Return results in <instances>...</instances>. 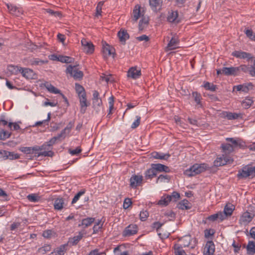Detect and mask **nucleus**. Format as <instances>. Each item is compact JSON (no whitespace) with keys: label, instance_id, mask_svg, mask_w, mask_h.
Returning <instances> with one entry per match:
<instances>
[{"label":"nucleus","instance_id":"nucleus-30","mask_svg":"<svg viewBox=\"0 0 255 255\" xmlns=\"http://www.w3.org/2000/svg\"><path fill=\"white\" fill-rule=\"evenodd\" d=\"M118 35L120 41L122 42L125 43L126 41L129 38V35L127 30L125 29H121L119 31Z\"/></svg>","mask_w":255,"mask_h":255},{"label":"nucleus","instance_id":"nucleus-12","mask_svg":"<svg viewBox=\"0 0 255 255\" xmlns=\"http://www.w3.org/2000/svg\"><path fill=\"white\" fill-rule=\"evenodd\" d=\"M80 105V112L82 114H84L87 110V107L89 105L87 98L86 93L78 96Z\"/></svg>","mask_w":255,"mask_h":255},{"label":"nucleus","instance_id":"nucleus-28","mask_svg":"<svg viewBox=\"0 0 255 255\" xmlns=\"http://www.w3.org/2000/svg\"><path fill=\"white\" fill-rule=\"evenodd\" d=\"M157 173L156 172L153 167H151L147 169L144 172V177L146 179H151L156 176Z\"/></svg>","mask_w":255,"mask_h":255},{"label":"nucleus","instance_id":"nucleus-63","mask_svg":"<svg viewBox=\"0 0 255 255\" xmlns=\"http://www.w3.org/2000/svg\"><path fill=\"white\" fill-rule=\"evenodd\" d=\"M53 155V152L51 150L48 151H43L39 152L38 153L39 156H49L51 157Z\"/></svg>","mask_w":255,"mask_h":255},{"label":"nucleus","instance_id":"nucleus-32","mask_svg":"<svg viewBox=\"0 0 255 255\" xmlns=\"http://www.w3.org/2000/svg\"><path fill=\"white\" fill-rule=\"evenodd\" d=\"M64 201L62 198H57L54 201V209L57 210H61L63 208Z\"/></svg>","mask_w":255,"mask_h":255},{"label":"nucleus","instance_id":"nucleus-27","mask_svg":"<svg viewBox=\"0 0 255 255\" xmlns=\"http://www.w3.org/2000/svg\"><path fill=\"white\" fill-rule=\"evenodd\" d=\"M59 139L57 137L54 136L51 138L48 141L43 144L40 147H39L40 150L46 149L49 150L50 147L55 143L56 141Z\"/></svg>","mask_w":255,"mask_h":255},{"label":"nucleus","instance_id":"nucleus-51","mask_svg":"<svg viewBox=\"0 0 255 255\" xmlns=\"http://www.w3.org/2000/svg\"><path fill=\"white\" fill-rule=\"evenodd\" d=\"M85 193V191L84 190H81L79 191L77 194L75 195L74 198L72 199L71 204H74L77 202V201L79 199L80 197L83 195Z\"/></svg>","mask_w":255,"mask_h":255},{"label":"nucleus","instance_id":"nucleus-24","mask_svg":"<svg viewBox=\"0 0 255 255\" xmlns=\"http://www.w3.org/2000/svg\"><path fill=\"white\" fill-rule=\"evenodd\" d=\"M67 244L60 246L51 252L49 255H64L66 251Z\"/></svg>","mask_w":255,"mask_h":255},{"label":"nucleus","instance_id":"nucleus-46","mask_svg":"<svg viewBox=\"0 0 255 255\" xmlns=\"http://www.w3.org/2000/svg\"><path fill=\"white\" fill-rule=\"evenodd\" d=\"M11 133L4 130L3 129H0V139L5 140L10 137Z\"/></svg>","mask_w":255,"mask_h":255},{"label":"nucleus","instance_id":"nucleus-23","mask_svg":"<svg viewBox=\"0 0 255 255\" xmlns=\"http://www.w3.org/2000/svg\"><path fill=\"white\" fill-rule=\"evenodd\" d=\"M224 117L229 120H236L239 118H243V114L242 113H236L229 112H226L223 113Z\"/></svg>","mask_w":255,"mask_h":255},{"label":"nucleus","instance_id":"nucleus-59","mask_svg":"<svg viewBox=\"0 0 255 255\" xmlns=\"http://www.w3.org/2000/svg\"><path fill=\"white\" fill-rule=\"evenodd\" d=\"M171 197V200L174 202L177 201L180 198V194L177 192H172L171 195H169Z\"/></svg>","mask_w":255,"mask_h":255},{"label":"nucleus","instance_id":"nucleus-17","mask_svg":"<svg viewBox=\"0 0 255 255\" xmlns=\"http://www.w3.org/2000/svg\"><path fill=\"white\" fill-rule=\"evenodd\" d=\"M223 73L225 75L237 76L239 74V69L238 67H223Z\"/></svg>","mask_w":255,"mask_h":255},{"label":"nucleus","instance_id":"nucleus-64","mask_svg":"<svg viewBox=\"0 0 255 255\" xmlns=\"http://www.w3.org/2000/svg\"><path fill=\"white\" fill-rule=\"evenodd\" d=\"M87 255H106L104 252L99 253L98 250L96 249L91 251Z\"/></svg>","mask_w":255,"mask_h":255},{"label":"nucleus","instance_id":"nucleus-1","mask_svg":"<svg viewBox=\"0 0 255 255\" xmlns=\"http://www.w3.org/2000/svg\"><path fill=\"white\" fill-rule=\"evenodd\" d=\"M208 168H209V166L206 163H196L189 168L186 169L184 172V174L188 177L194 176L204 172Z\"/></svg>","mask_w":255,"mask_h":255},{"label":"nucleus","instance_id":"nucleus-38","mask_svg":"<svg viewBox=\"0 0 255 255\" xmlns=\"http://www.w3.org/2000/svg\"><path fill=\"white\" fill-rule=\"evenodd\" d=\"M19 72L21 73L24 77L30 78L33 73V71L29 68H20Z\"/></svg>","mask_w":255,"mask_h":255},{"label":"nucleus","instance_id":"nucleus-56","mask_svg":"<svg viewBox=\"0 0 255 255\" xmlns=\"http://www.w3.org/2000/svg\"><path fill=\"white\" fill-rule=\"evenodd\" d=\"M27 199L32 202H36L39 200V197L35 194H31L27 196Z\"/></svg>","mask_w":255,"mask_h":255},{"label":"nucleus","instance_id":"nucleus-26","mask_svg":"<svg viewBox=\"0 0 255 255\" xmlns=\"http://www.w3.org/2000/svg\"><path fill=\"white\" fill-rule=\"evenodd\" d=\"M238 91H242L245 93H248L250 89L253 88V85L252 83H248L247 84L239 85L234 87Z\"/></svg>","mask_w":255,"mask_h":255},{"label":"nucleus","instance_id":"nucleus-40","mask_svg":"<svg viewBox=\"0 0 255 255\" xmlns=\"http://www.w3.org/2000/svg\"><path fill=\"white\" fill-rule=\"evenodd\" d=\"M178 207L179 209H189L190 207L189 206V202L186 199H184L180 202L178 205Z\"/></svg>","mask_w":255,"mask_h":255},{"label":"nucleus","instance_id":"nucleus-60","mask_svg":"<svg viewBox=\"0 0 255 255\" xmlns=\"http://www.w3.org/2000/svg\"><path fill=\"white\" fill-rule=\"evenodd\" d=\"M19 69L17 66L10 65L8 67V71L12 74H16L18 72H19Z\"/></svg>","mask_w":255,"mask_h":255},{"label":"nucleus","instance_id":"nucleus-18","mask_svg":"<svg viewBox=\"0 0 255 255\" xmlns=\"http://www.w3.org/2000/svg\"><path fill=\"white\" fill-rule=\"evenodd\" d=\"M226 139L232 143V145L234 146V149L238 147L241 148H244L246 147L245 142L241 139L228 137Z\"/></svg>","mask_w":255,"mask_h":255},{"label":"nucleus","instance_id":"nucleus-21","mask_svg":"<svg viewBox=\"0 0 255 255\" xmlns=\"http://www.w3.org/2000/svg\"><path fill=\"white\" fill-rule=\"evenodd\" d=\"M151 166L154 168L156 173L157 172H165V173L170 172V169L168 166L160 163L151 164Z\"/></svg>","mask_w":255,"mask_h":255},{"label":"nucleus","instance_id":"nucleus-47","mask_svg":"<svg viewBox=\"0 0 255 255\" xmlns=\"http://www.w3.org/2000/svg\"><path fill=\"white\" fill-rule=\"evenodd\" d=\"M51 247L50 245L45 244L38 249V252L41 254L44 255L46 254L47 252H49L51 250Z\"/></svg>","mask_w":255,"mask_h":255},{"label":"nucleus","instance_id":"nucleus-20","mask_svg":"<svg viewBox=\"0 0 255 255\" xmlns=\"http://www.w3.org/2000/svg\"><path fill=\"white\" fill-rule=\"evenodd\" d=\"M103 56L105 58H108L110 56L114 57L115 49L109 45H106L103 47Z\"/></svg>","mask_w":255,"mask_h":255},{"label":"nucleus","instance_id":"nucleus-22","mask_svg":"<svg viewBox=\"0 0 255 255\" xmlns=\"http://www.w3.org/2000/svg\"><path fill=\"white\" fill-rule=\"evenodd\" d=\"M179 41L177 38L172 37L169 42L166 48V50L169 51L176 49L177 48L179 47Z\"/></svg>","mask_w":255,"mask_h":255},{"label":"nucleus","instance_id":"nucleus-2","mask_svg":"<svg viewBox=\"0 0 255 255\" xmlns=\"http://www.w3.org/2000/svg\"><path fill=\"white\" fill-rule=\"evenodd\" d=\"M66 73H69L75 80H80L83 77V73L77 66L69 65L66 69Z\"/></svg>","mask_w":255,"mask_h":255},{"label":"nucleus","instance_id":"nucleus-62","mask_svg":"<svg viewBox=\"0 0 255 255\" xmlns=\"http://www.w3.org/2000/svg\"><path fill=\"white\" fill-rule=\"evenodd\" d=\"M104 4V1H100L98 3L96 7V15L98 16L101 14L102 6Z\"/></svg>","mask_w":255,"mask_h":255},{"label":"nucleus","instance_id":"nucleus-61","mask_svg":"<svg viewBox=\"0 0 255 255\" xmlns=\"http://www.w3.org/2000/svg\"><path fill=\"white\" fill-rule=\"evenodd\" d=\"M132 204L131 200L130 198H127L125 199L123 203V208L125 209H128Z\"/></svg>","mask_w":255,"mask_h":255},{"label":"nucleus","instance_id":"nucleus-49","mask_svg":"<svg viewBox=\"0 0 255 255\" xmlns=\"http://www.w3.org/2000/svg\"><path fill=\"white\" fill-rule=\"evenodd\" d=\"M47 90L50 93L53 94H59L60 93V91L55 88L54 86L51 84H48L46 86Z\"/></svg>","mask_w":255,"mask_h":255},{"label":"nucleus","instance_id":"nucleus-45","mask_svg":"<svg viewBox=\"0 0 255 255\" xmlns=\"http://www.w3.org/2000/svg\"><path fill=\"white\" fill-rule=\"evenodd\" d=\"M247 249L248 253L254 254L255 253V243L253 241H249Z\"/></svg>","mask_w":255,"mask_h":255},{"label":"nucleus","instance_id":"nucleus-14","mask_svg":"<svg viewBox=\"0 0 255 255\" xmlns=\"http://www.w3.org/2000/svg\"><path fill=\"white\" fill-rule=\"evenodd\" d=\"M81 44L83 50L87 54H92L94 51V45L91 42L87 41L85 39L81 40Z\"/></svg>","mask_w":255,"mask_h":255},{"label":"nucleus","instance_id":"nucleus-58","mask_svg":"<svg viewBox=\"0 0 255 255\" xmlns=\"http://www.w3.org/2000/svg\"><path fill=\"white\" fill-rule=\"evenodd\" d=\"M253 103V101L251 99H246L242 102L243 106L246 108L248 109Z\"/></svg>","mask_w":255,"mask_h":255},{"label":"nucleus","instance_id":"nucleus-15","mask_svg":"<svg viewBox=\"0 0 255 255\" xmlns=\"http://www.w3.org/2000/svg\"><path fill=\"white\" fill-rule=\"evenodd\" d=\"M215 249V245L213 242L208 241L204 247L203 255H213Z\"/></svg>","mask_w":255,"mask_h":255},{"label":"nucleus","instance_id":"nucleus-35","mask_svg":"<svg viewBox=\"0 0 255 255\" xmlns=\"http://www.w3.org/2000/svg\"><path fill=\"white\" fill-rule=\"evenodd\" d=\"M193 240L195 241V239H192L190 236H186L180 240V242L182 243V244L180 245V246L182 247H189L190 246V242Z\"/></svg>","mask_w":255,"mask_h":255},{"label":"nucleus","instance_id":"nucleus-37","mask_svg":"<svg viewBox=\"0 0 255 255\" xmlns=\"http://www.w3.org/2000/svg\"><path fill=\"white\" fill-rule=\"evenodd\" d=\"M234 209V206L232 204L229 203L225 206L223 212L228 217L232 215Z\"/></svg>","mask_w":255,"mask_h":255},{"label":"nucleus","instance_id":"nucleus-11","mask_svg":"<svg viewBox=\"0 0 255 255\" xmlns=\"http://www.w3.org/2000/svg\"><path fill=\"white\" fill-rule=\"evenodd\" d=\"M254 217V215L248 211H246L243 213L241 216L239 220V222L241 224L243 225L248 224L249 223L252 221Z\"/></svg>","mask_w":255,"mask_h":255},{"label":"nucleus","instance_id":"nucleus-33","mask_svg":"<svg viewBox=\"0 0 255 255\" xmlns=\"http://www.w3.org/2000/svg\"><path fill=\"white\" fill-rule=\"evenodd\" d=\"M171 201L169 195L165 194L161 197L160 200L158 202V204L162 206H167Z\"/></svg>","mask_w":255,"mask_h":255},{"label":"nucleus","instance_id":"nucleus-34","mask_svg":"<svg viewBox=\"0 0 255 255\" xmlns=\"http://www.w3.org/2000/svg\"><path fill=\"white\" fill-rule=\"evenodd\" d=\"M94 221L95 218L92 217H88L83 219L82 220L81 224H79V226H83L84 228H87L91 226Z\"/></svg>","mask_w":255,"mask_h":255},{"label":"nucleus","instance_id":"nucleus-7","mask_svg":"<svg viewBox=\"0 0 255 255\" xmlns=\"http://www.w3.org/2000/svg\"><path fill=\"white\" fill-rule=\"evenodd\" d=\"M6 5L11 14L15 16H20L23 14V10L21 7H17L11 3H6Z\"/></svg>","mask_w":255,"mask_h":255},{"label":"nucleus","instance_id":"nucleus-29","mask_svg":"<svg viewBox=\"0 0 255 255\" xmlns=\"http://www.w3.org/2000/svg\"><path fill=\"white\" fill-rule=\"evenodd\" d=\"M151 157L154 159H164L167 160V159L170 157V154H164L163 153H160L158 152H153L151 154Z\"/></svg>","mask_w":255,"mask_h":255},{"label":"nucleus","instance_id":"nucleus-53","mask_svg":"<svg viewBox=\"0 0 255 255\" xmlns=\"http://www.w3.org/2000/svg\"><path fill=\"white\" fill-rule=\"evenodd\" d=\"M54 232L52 230H46L43 231L42 236L46 239H50L52 237Z\"/></svg>","mask_w":255,"mask_h":255},{"label":"nucleus","instance_id":"nucleus-52","mask_svg":"<svg viewBox=\"0 0 255 255\" xmlns=\"http://www.w3.org/2000/svg\"><path fill=\"white\" fill-rule=\"evenodd\" d=\"M135 118L136 120L131 125V128L132 129H135L137 128L139 126L140 123L141 117L139 116H136Z\"/></svg>","mask_w":255,"mask_h":255},{"label":"nucleus","instance_id":"nucleus-42","mask_svg":"<svg viewBox=\"0 0 255 255\" xmlns=\"http://www.w3.org/2000/svg\"><path fill=\"white\" fill-rule=\"evenodd\" d=\"M182 247L179 246V245L174 246V253L175 255H187L185 252L182 249Z\"/></svg>","mask_w":255,"mask_h":255},{"label":"nucleus","instance_id":"nucleus-44","mask_svg":"<svg viewBox=\"0 0 255 255\" xmlns=\"http://www.w3.org/2000/svg\"><path fill=\"white\" fill-rule=\"evenodd\" d=\"M75 90L78 96L86 94L84 87L78 83L75 84Z\"/></svg>","mask_w":255,"mask_h":255},{"label":"nucleus","instance_id":"nucleus-6","mask_svg":"<svg viewBox=\"0 0 255 255\" xmlns=\"http://www.w3.org/2000/svg\"><path fill=\"white\" fill-rule=\"evenodd\" d=\"M141 75V70L137 66L130 67L127 72V77L132 79H138Z\"/></svg>","mask_w":255,"mask_h":255},{"label":"nucleus","instance_id":"nucleus-50","mask_svg":"<svg viewBox=\"0 0 255 255\" xmlns=\"http://www.w3.org/2000/svg\"><path fill=\"white\" fill-rule=\"evenodd\" d=\"M204 87L208 90H210L211 91H215L216 89V87L213 84H211L208 82H207L204 83Z\"/></svg>","mask_w":255,"mask_h":255},{"label":"nucleus","instance_id":"nucleus-16","mask_svg":"<svg viewBox=\"0 0 255 255\" xmlns=\"http://www.w3.org/2000/svg\"><path fill=\"white\" fill-rule=\"evenodd\" d=\"M0 124L3 126L8 125V128L10 130H17L20 129V126L17 123L8 122L4 119L3 116L0 119Z\"/></svg>","mask_w":255,"mask_h":255},{"label":"nucleus","instance_id":"nucleus-55","mask_svg":"<svg viewBox=\"0 0 255 255\" xmlns=\"http://www.w3.org/2000/svg\"><path fill=\"white\" fill-rule=\"evenodd\" d=\"M109 112L108 115L112 114V111L114 109V98L112 96L109 98Z\"/></svg>","mask_w":255,"mask_h":255},{"label":"nucleus","instance_id":"nucleus-57","mask_svg":"<svg viewBox=\"0 0 255 255\" xmlns=\"http://www.w3.org/2000/svg\"><path fill=\"white\" fill-rule=\"evenodd\" d=\"M148 216H149L148 212L146 210H145V211L143 210V211H141L139 214V218H140V219L141 220V221H145L147 219Z\"/></svg>","mask_w":255,"mask_h":255},{"label":"nucleus","instance_id":"nucleus-43","mask_svg":"<svg viewBox=\"0 0 255 255\" xmlns=\"http://www.w3.org/2000/svg\"><path fill=\"white\" fill-rule=\"evenodd\" d=\"M192 96L193 98H194V100L195 102L196 103L197 105H200L201 104V96L200 93H198L197 92H193L192 93Z\"/></svg>","mask_w":255,"mask_h":255},{"label":"nucleus","instance_id":"nucleus-9","mask_svg":"<svg viewBox=\"0 0 255 255\" xmlns=\"http://www.w3.org/2000/svg\"><path fill=\"white\" fill-rule=\"evenodd\" d=\"M137 232V226L135 224H130L127 227L123 232L124 237L133 235Z\"/></svg>","mask_w":255,"mask_h":255},{"label":"nucleus","instance_id":"nucleus-36","mask_svg":"<svg viewBox=\"0 0 255 255\" xmlns=\"http://www.w3.org/2000/svg\"><path fill=\"white\" fill-rule=\"evenodd\" d=\"M223 152L226 154L227 153H230L233 152L234 149V146L230 143H224L221 145Z\"/></svg>","mask_w":255,"mask_h":255},{"label":"nucleus","instance_id":"nucleus-19","mask_svg":"<svg viewBox=\"0 0 255 255\" xmlns=\"http://www.w3.org/2000/svg\"><path fill=\"white\" fill-rule=\"evenodd\" d=\"M149 5L154 12H158L162 8V0H149Z\"/></svg>","mask_w":255,"mask_h":255},{"label":"nucleus","instance_id":"nucleus-54","mask_svg":"<svg viewBox=\"0 0 255 255\" xmlns=\"http://www.w3.org/2000/svg\"><path fill=\"white\" fill-rule=\"evenodd\" d=\"M103 224H101V221H98L95 225L94 226L93 229V233L96 234L99 232V231L102 228Z\"/></svg>","mask_w":255,"mask_h":255},{"label":"nucleus","instance_id":"nucleus-8","mask_svg":"<svg viewBox=\"0 0 255 255\" xmlns=\"http://www.w3.org/2000/svg\"><path fill=\"white\" fill-rule=\"evenodd\" d=\"M143 180V176L140 175H132L130 178V186L136 188L141 185Z\"/></svg>","mask_w":255,"mask_h":255},{"label":"nucleus","instance_id":"nucleus-31","mask_svg":"<svg viewBox=\"0 0 255 255\" xmlns=\"http://www.w3.org/2000/svg\"><path fill=\"white\" fill-rule=\"evenodd\" d=\"M48 62L47 60H41L38 58H33L29 61L30 64L32 66L42 65L48 63Z\"/></svg>","mask_w":255,"mask_h":255},{"label":"nucleus","instance_id":"nucleus-4","mask_svg":"<svg viewBox=\"0 0 255 255\" xmlns=\"http://www.w3.org/2000/svg\"><path fill=\"white\" fill-rule=\"evenodd\" d=\"M145 12L144 8L142 7L139 4H136L134 6L132 13L131 16V21L133 22H137L139 18H142L144 15Z\"/></svg>","mask_w":255,"mask_h":255},{"label":"nucleus","instance_id":"nucleus-5","mask_svg":"<svg viewBox=\"0 0 255 255\" xmlns=\"http://www.w3.org/2000/svg\"><path fill=\"white\" fill-rule=\"evenodd\" d=\"M167 20L168 22L177 24L181 22V18L179 17L177 10H171L168 12Z\"/></svg>","mask_w":255,"mask_h":255},{"label":"nucleus","instance_id":"nucleus-13","mask_svg":"<svg viewBox=\"0 0 255 255\" xmlns=\"http://www.w3.org/2000/svg\"><path fill=\"white\" fill-rule=\"evenodd\" d=\"M232 55L241 59H247L249 62L253 58L251 54L242 51H235L232 53Z\"/></svg>","mask_w":255,"mask_h":255},{"label":"nucleus","instance_id":"nucleus-3","mask_svg":"<svg viewBox=\"0 0 255 255\" xmlns=\"http://www.w3.org/2000/svg\"><path fill=\"white\" fill-rule=\"evenodd\" d=\"M233 159L228 155L223 154L221 156H218L214 161V165L216 167L222 166L227 164L232 163Z\"/></svg>","mask_w":255,"mask_h":255},{"label":"nucleus","instance_id":"nucleus-41","mask_svg":"<svg viewBox=\"0 0 255 255\" xmlns=\"http://www.w3.org/2000/svg\"><path fill=\"white\" fill-rule=\"evenodd\" d=\"M170 180V176L166 174H161L157 178L156 182L157 183L158 182H169Z\"/></svg>","mask_w":255,"mask_h":255},{"label":"nucleus","instance_id":"nucleus-25","mask_svg":"<svg viewBox=\"0 0 255 255\" xmlns=\"http://www.w3.org/2000/svg\"><path fill=\"white\" fill-rule=\"evenodd\" d=\"M149 23V17L147 15L143 16L139 21L138 28L140 31H142L146 28Z\"/></svg>","mask_w":255,"mask_h":255},{"label":"nucleus","instance_id":"nucleus-10","mask_svg":"<svg viewBox=\"0 0 255 255\" xmlns=\"http://www.w3.org/2000/svg\"><path fill=\"white\" fill-rule=\"evenodd\" d=\"M252 176L250 166L246 165L240 170L237 174V177L239 179L246 178Z\"/></svg>","mask_w":255,"mask_h":255},{"label":"nucleus","instance_id":"nucleus-39","mask_svg":"<svg viewBox=\"0 0 255 255\" xmlns=\"http://www.w3.org/2000/svg\"><path fill=\"white\" fill-rule=\"evenodd\" d=\"M38 150L40 149L37 147H22L20 148V150L25 154H30L32 153L33 151Z\"/></svg>","mask_w":255,"mask_h":255},{"label":"nucleus","instance_id":"nucleus-48","mask_svg":"<svg viewBox=\"0 0 255 255\" xmlns=\"http://www.w3.org/2000/svg\"><path fill=\"white\" fill-rule=\"evenodd\" d=\"M73 59L66 56L59 55V61L62 63H70L72 62Z\"/></svg>","mask_w":255,"mask_h":255}]
</instances>
